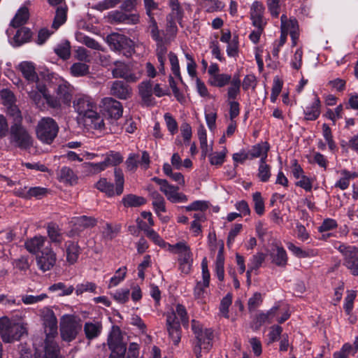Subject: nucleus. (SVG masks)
<instances>
[{
    "mask_svg": "<svg viewBox=\"0 0 358 358\" xmlns=\"http://www.w3.org/2000/svg\"><path fill=\"white\" fill-rule=\"evenodd\" d=\"M101 329V324L99 322H87L84 327V331L88 339L97 337L100 334Z\"/></svg>",
    "mask_w": 358,
    "mask_h": 358,
    "instance_id": "nucleus-42",
    "label": "nucleus"
},
{
    "mask_svg": "<svg viewBox=\"0 0 358 358\" xmlns=\"http://www.w3.org/2000/svg\"><path fill=\"white\" fill-rule=\"evenodd\" d=\"M31 37V33L27 28L23 27L18 29L13 37L15 45L20 46L22 44L27 43Z\"/></svg>",
    "mask_w": 358,
    "mask_h": 358,
    "instance_id": "nucleus-45",
    "label": "nucleus"
},
{
    "mask_svg": "<svg viewBox=\"0 0 358 358\" xmlns=\"http://www.w3.org/2000/svg\"><path fill=\"white\" fill-rule=\"evenodd\" d=\"M55 53L63 59H67L71 55V45L69 41H64L59 43L55 48Z\"/></svg>",
    "mask_w": 358,
    "mask_h": 358,
    "instance_id": "nucleus-52",
    "label": "nucleus"
},
{
    "mask_svg": "<svg viewBox=\"0 0 358 358\" xmlns=\"http://www.w3.org/2000/svg\"><path fill=\"white\" fill-rule=\"evenodd\" d=\"M123 161V157L118 152L110 151L105 155L104 163L106 166H115L121 164Z\"/></svg>",
    "mask_w": 358,
    "mask_h": 358,
    "instance_id": "nucleus-46",
    "label": "nucleus"
},
{
    "mask_svg": "<svg viewBox=\"0 0 358 358\" xmlns=\"http://www.w3.org/2000/svg\"><path fill=\"white\" fill-rule=\"evenodd\" d=\"M76 38L78 42L85 45L91 49L103 51L102 46L96 41L83 33H77Z\"/></svg>",
    "mask_w": 358,
    "mask_h": 358,
    "instance_id": "nucleus-39",
    "label": "nucleus"
},
{
    "mask_svg": "<svg viewBox=\"0 0 358 358\" xmlns=\"http://www.w3.org/2000/svg\"><path fill=\"white\" fill-rule=\"evenodd\" d=\"M280 0H266V5L271 15L278 17L280 12Z\"/></svg>",
    "mask_w": 358,
    "mask_h": 358,
    "instance_id": "nucleus-60",
    "label": "nucleus"
},
{
    "mask_svg": "<svg viewBox=\"0 0 358 358\" xmlns=\"http://www.w3.org/2000/svg\"><path fill=\"white\" fill-rule=\"evenodd\" d=\"M7 112L8 114L13 118L15 122L21 123L22 120L21 111L15 103L7 106Z\"/></svg>",
    "mask_w": 358,
    "mask_h": 358,
    "instance_id": "nucleus-64",
    "label": "nucleus"
},
{
    "mask_svg": "<svg viewBox=\"0 0 358 358\" xmlns=\"http://www.w3.org/2000/svg\"><path fill=\"white\" fill-rule=\"evenodd\" d=\"M59 127L51 117H43L38 123L36 133L43 143L50 144L57 135Z\"/></svg>",
    "mask_w": 358,
    "mask_h": 358,
    "instance_id": "nucleus-7",
    "label": "nucleus"
},
{
    "mask_svg": "<svg viewBox=\"0 0 358 358\" xmlns=\"http://www.w3.org/2000/svg\"><path fill=\"white\" fill-rule=\"evenodd\" d=\"M66 245V261L73 264L76 263L80 255V247L78 243L74 242H67Z\"/></svg>",
    "mask_w": 358,
    "mask_h": 358,
    "instance_id": "nucleus-35",
    "label": "nucleus"
},
{
    "mask_svg": "<svg viewBox=\"0 0 358 358\" xmlns=\"http://www.w3.org/2000/svg\"><path fill=\"white\" fill-rule=\"evenodd\" d=\"M152 180L160 185V191L164 194L166 199L171 203H185L187 201V196L179 192L178 186L170 184L166 180L154 177Z\"/></svg>",
    "mask_w": 358,
    "mask_h": 358,
    "instance_id": "nucleus-12",
    "label": "nucleus"
},
{
    "mask_svg": "<svg viewBox=\"0 0 358 358\" xmlns=\"http://www.w3.org/2000/svg\"><path fill=\"white\" fill-rule=\"evenodd\" d=\"M340 174L341 177L335 184V187L342 190L346 189L349 187L350 180L358 177L357 172H351L345 169L341 170Z\"/></svg>",
    "mask_w": 358,
    "mask_h": 358,
    "instance_id": "nucleus-30",
    "label": "nucleus"
},
{
    "mask_svg": "<svg viewBox=\"0 0 358 358\" xmlns=\"http://www.w3.org/2000/svg\"><path fill=\"white\" fill-rule=\"evenodd\" d=\"M29 96L38 108L44 107L45 102L50 108H55L59 106V103L55 99V96L50 95L46 86L41 83L36 84V89L29 92Z\"/></svg>",
    "mask_w": 358,
    "mask_h": 358,
    "instance_id": "nucleus-10",
    "label": "nucleus"
},
{
    "mask_svg": "<svg viewBox=\"0 0 358 358\" xmlns=\"http://www.w3.org/2000/svg\"><path fill=\"white\" fill-rule=\"evenodd\" d=\"M169 250L179 255L180 269L184 273H189L192 264V253L189 247L185 242H179L175 245L169 244Z\"/></svg>",
    "mask_w": 358,
    "mask_h": 358,
    "instance_id": "nucleus-11",
    "label": "nucleus"
},
{
    "mask_svg": "<svg viewBox=\"0 0 358 358\" xmlns=\"http://www.w3.org/2000/svg\"><path fill=\"white\" fill-rule=\"evenodd\" d=\"M70 72L74 77H82L89 73L90 67L85 63L77 62L70 67Z\"/></svg>",
    "mask_w": 358,
    "mask_h": 358,
    "instance_id": "nucleus-48",
    "label": "nucleus"
},
{
    "mask_svg": "<svg viewBox=\"0 0 358 358\" xmlns=\"http://www.w3.org/2000/svg\"><path fill=\"white\" fill-rule=\"evenodd\" d=\"M278 306H273L268 312L262 313L258 315L257 320L259 323H271L273 319L276 317Z\"/></svg>",
    "mask_w": 358,
    "mask_h": 358,
    "instance_id": "nucleus-54",
    "label": "nucleus"
},
{
    "mask_svg": "<svg viewBox=\"0 0 358 358\" xmlns=\"http://www.w3.org/2000/svg\"><path fill=\"white\" fill-rule=\"evenodd\" d=\"M57 261L55 252L51 248L46 247L36 257V264L40 270L43 272L53 268Z\"/></svg>",
    "mask_w": 358,
    "mask_h": 358,
    "instance_id": "nucleus-14",
    "label": "nucleus"
},
{
    "mask_svg": "<svg viewBox=\"0 0 358 358\" xmlns=\"http://www.w3.org/2000/svg\"><path fill=\"white\" fill-rule=\"evenodd\" d=\"M66 7L60 6L57 8L54 21L52 22V27L54 29H57L62 24H63L66 22Z\"/></svg>",
    "mask_w": 358,
    "mask_h": 358,
    "instance_id": "nucleus-49",
    "label": "nucleus"
},
{
    "mask_svg": "<svg viewBox=\"0 0 358 358\" xmlns=\"http://www.w3.org/2000/svg\"><path fill=\"white\" fill-rule=\"evenodd\" d=\"M264 5L259 1H255L250 8V18L253 26L255 27H261L265 26L266 22L264 18Z\"/></svg>",
    "mask_w": 358,
    "mask_h": 358,
    "instance_id": "nucleus-22",
    "label": "nucleus"
},
{
    "mask_svg": "<svg viewBox=\"0 0 358 358\" xmlns=\"http://www.w3.org/2000/svg\"><path fill=\"white\" fill-rule=\"evenodd\" d=\"M73 106L83 117L86 124L96 130L105 129L103 116L97 112L96 104L90 96L85 94L76 96Z\"/></svg>",
    "mask_w": 358,
    "mask_h": 358,
    "instance_id": "nucleus-1",
    "label": "nucleus"
},
{
    "mask_svg": "<svg viewBox=\"0 0 358 358\" xmlns=\"http://www.w3.org/2000/svg\"><path fill=\"white\" fill-rule=\"evenodd\" d=\"M150 155L148 152L143 151L140 160V156L138 154L130 153L125 162L127 169L129 171L134 172L137 169L138 165L146 170L149 167L150 164Z\"/></svg>",
    "mask_w": 358,
    "mask_h": 358,
    "instance_id": "nucleus-16",
    "label": "nucleus"
},
{
    "mask_svg": "<svg viewBox=\"0 0 358 358\" xmlns=\"http://www.w3.org/2000/svg\"><path fill=\"white\" fill-rule=\"evenodd\" d=\"M252 200L255 212L259 215H263L264 213V202L261 193L259 192H255L252 194Z\"/></svg>",
    "mask_w": 358,
    "mask_h": 358,
    "instance_id": "nucleus-55",
    "label": "nucleus"
},
{
    "mask_svg": "<svg viewBox=\"0 0 358 358\" xmlns=\"http://www.w3.org/2000/svg\"><path fill=\"white\" fill-rule=\"evenodd\" d=\"M114 175L115 188L113 184L108 182L106 178H101L96 184V188L106 193L108 196L120 195L124 190V178L122 171L120 169H115Z\"/></svg>",
    "mask_w": 358,
    "mask_h": 358,
    "instance_id": "nucleus-9",
    "label": "nucleus"
},
{
    "mask_svg": "<svg viewBox=\"0 0 358 358\" xmlns=\"http://www.w3.org/2000/svg\"><path fill=\"white\" fill-rule=\"evenodd\" d=\"M46 242V237L41 235L35 236L27 239L24 243L27 250L31 254H36L41 251Z\"/></svg>",
    "mask_w": 358,
    "mask_h": 358,
    "instance_id": "nucleus-25",
    "label": "nucleus"
},
{
    "mask_svg": "<svg viewBox=\"0 0 358 358\" xmlns=\"http://www.w3.org/2000/svg\"><path fill=\"white\" fill-rule=\"evenodd\" d=\"M322 135L328 144L329 150L334 151L336 145L333 140L331 128L327 124L322 125Z\"/></svg>",
    "mask_w": 358,
    "mask_h": 358,
    "instance_id": "nucleus-56",
    "label": "nucleus"
},
{
    "mask_svg": "<svg viewBox=\"0 0 358 358\" xmlns=\"http://www.w3.org/2000/svg\"><path fill=\"white\" fill-rule=\"evenodd\" d=\"M59 181L69 185H74L77 182L78 177L73 170L67 166L62 167L58 174Z\"/></svg>",
    "mask_w": 358,
    "mask_h": 358,
    "instance_id": "nucleus-34",
    "label": "nucleus"
},
{
    "mask_svg": "<svg viewBox=\"0 0 358 358\" xmlns=\"http://www.w3.org/2000/svg\"><path fill=\"white\" fill-rule=\"evenodd\" d=\"M353 351L354 348L351 344L345 343L339 351L334 353V358H348L350 353L353 355Z\"/></svg>",
    "mask_w": 358,
    "mask_h": 358,
    "instance_id": "nucleus-63",
    "label": "nucleus"
},
{
    "mask_svg": "<svg viewBox=\"0 0 358 358\" xmlns=\"http://www.w3.org/2000/svg\"><path fill=\"white\" fill-rule=\"evenodd\" d=\"M45 293H41L38 295L22 294L21 296L22 302L25 305H33L41 302L48 298Z\"/></svg>",
    "mask_w": 358,
    "mask_h": 358,
    "instance_id": "nucleus-51",
    "label": "nucleus"
},
{
    "mask_svg": "<svg viewBox=\"0 0 358 358\" xmlns=\"http://www.w3.org/2000/svg\"><path fill=\"white\" fill-rule=\"evenodd\" d=\"M202 269V282H197L194 289V296L195 299L201 303H204V299L206 294V289L210 283V273L208 268L206 258H203L201 262Z\"/></svg>",
    "mask_w": 358,
    "mask_h": 358,
    "instance_id": "nucleus-13",
    "label": "nucleus"
},
{
    "mask_svg": "<svg viewBox=\"0 0 358 358\" xmlns=\"http://www.w3.org/2000/svg\"><path fill=\"white\" fill-rule=\"evenodd\" d=\"M305 119L313 121L318 118L320 115V101L315 96L313 102L304 110Z\"/></svg>",
    "mask_w": 358,
    "mask_h": 358,
    "instance_id": "nucleus-29",
    "label": "nucleus"
},
{
    "mask_svg": "<svg viewBox=\"0 0 358 358\" xmlns=\"http://www.w3.org/2000/svg\"><path fill=\"white\" fill-rule=\"evenodd\" d=\"M101 102L104 110L111 118L117 120L122 117L123 107L120 101L111 97H105L102 99Z\"/></svg>",
    "mask_w": 358,
    "mask_h": 358,
    "instance_id": "nucleus-20",
    "label": "nucleus"
},
{
    "mask_svg": "<svg viewBox=\"0 0 358 358\" xmlns=\"http://www.w3.org/2000/svg\"><path fill=\"white\" fill-rule=\"evenodd\" d=\"M17 69L22 73L24 78L29 82H37L38 74L36 71V65L28 61L22 62L18 64Z\"/></svg>",
    "mask_w": 358,
    "mask_h": 358,
    "instance_id": "nucleus-23",
    "label": "nucleus"
},
{
    "mask_svg": "<svg viewBox=\"0 0 358 358\" xmlns=\"http://www.w3.org/2000/svg\"><path fill=\"white\" fill-rule=\"evenodd\" d=\"M227 150L224 148L221 152H216L209 155L210 163L212 165L220 166L222 165L226 157Z\"/></svg>",
    "mask_w": 358,
    "mask_h": 358,
    "instance_id": "nucleus-57",
    "label": "nucleus"
},
{
    "mask_svg": "<svg viewBox=\"0 0 358 358\" xmlns=\"http://www.w3.org/2000/svg\"><path fill=\"white\" fill-rule=\"evenodd\" d=\"M223 250L224 245L221 244L219 252L217 255L216 262H215V273L217 278L220 281H222L224 278V258L223 255Z\"/></svg>",
    "mask_w": 358,
    "mask_h": 358,
    "instance_id": "nucleus-38",
    "label": "nucleus"
},
{
    "mask_svg": "<svg viewBox=\"0 0 358 358\" xmlns=\"http://www.w3.org/2000/svg\"><path fill=\"white\" fill-rule=\"evenodd\" d=\"M164 120L169 131L175 134L178 131V123L173 117L169 113L164 114Z\"/></svg>",
    "mask_w": 358,
    "mask_h": 358,
    "instance_id": "nucleus-62",
    "label": "nucleus"
},
{
    "mask_svg": "<svg viewBox=\"0 0 358 358\" xmlns=\"http://www.w3.org/2000/svg\"><path fill=\"white\" fill-rule=\"evenodd\" d=\"M191 329L194 335L193 341V352L196 358H201L202 352L206 353L213 347L214 338L213 331L209 328H205L199 321L192 320Z\"/></svg>",
    "mask_w": 358,
    "mask_h": 358,
    "instance_id": "nucleus-3",
    "label": "nucleus"
},
{
    "mask_svg": "<svg viewBox=\"0 0 358 358\" xmlns=\"http://www.w3.org/2000/svg\"><path fill=\"white\" fill-rule=\"evenodd\" d=\"M269 145L267 143H259L254 145L249 151L250 159L260 157V160L266 161Z\"/></svg>",
    "mask_w": 358,
    "mask_h": 358,
    "instance_id": "nucleus-32",
    "label": "nucleus"
},
{
    "mask_svg": "<svg viewBox=\"0 0 358 358\" xmlns=\"http://www.w3.org/2000/svg\"><path fill=\"white\" fill-rule=\"evenodd\" d=\"M82 329L80 320L71 315H64L60 320V334L62 339L70 342L76 338Z\"/></svg>",
    "mask_w": 358,
    "mask_h": 358,
    "instance_id": "nucleus-8",
    "label": "nucleus"
},
{
    "mask_svg": "<svg viewBox=\"0 0 358 358\" xmlns=\"http://www.w3.org/2000/svg\"><path fill=\"white\" fill-rule=\"evenodd\" d=\"M39 315L43 321L45 338V352L48 358H62L59 355L58 345L55 341L57 336V320L53 310L44 307L39 310Z\"/></svg>",
    "mask_w": 358,
    "mask_h": 358,
    "instance_id": "nucleus-2",
    "label": "nucleus"
},
{
    "mask_svg": "<svg viewBox=\"0 0 358 358\" xmlns=\"http://www.w3.org/2000/svg\"><path fill=\"white\" fill-rule=\"evenodd\" d=\"M265 260V255L262 252H258L251 258L248 267L250 270H257Z\"/></svg>",
    "mask_w": 358,
    "mask_h": 358,
    "instance_id": "nucleus-59",
    "label": "nucleus"
},
{
    "mask_svg": "<svg viewBox=\"0 0 358 358\" xmlns=\"http://www.w3.org/2000/svg\"><path fill=\"white\" fill-rule=\"evenodd\" d=\"M299 30L298 22L294 17H288L286 14L280 17V32L288 34Z\"/></svg>",
    "mask_w": 358,
    "mask_h": 358,
    "instance_id": "nucleus-28",
    "label": "nucleus"
},
{
    "mask_svg": "<svg viewBox=\"0 0 358 358\" xmlns=\"http://www.w3.org/2000/svg\"><path fill=\"white\" fill-rule=\"evenodd\" d=\"M108 345L110 350H119L120 348H126L122 341L121 331L117 327H113L108 337Z\"/></svg>",
    "mask_w": 358,
    "mask_h": 358,
    "instance_id": "nucleus-26",
    "label": "nucleus"
},
{
    "mask_svg": "<svg viewBox=\"0 0 358 358\" xmlns=\"http://www.w3.org/2000/svg\"><path fill=\"white\" fill-rule=\"evenodd\" d=\"M232 77L229 74L227 73H218L213 78H210L208 80V83L211 86L217 87H222L232 80Z\"/></svg>",
    "mask_w": 358,
    "mask_h": 358,
    "instance_id": "nucleus-40",
    "label": "nucleus"
},
{
    "mask_svg": "<svg viewBox=\"0 0 358 358\" xmlns=\"http://www.w3.org/2000/svg\"><path fill=\"white\" fill-rule=\"evenodd\" d=\"M232 303V295L227 294L221 301L220 306V313L226 318L229 317V308Z\"/></svg>",
    "mask_w": 358,
    "mask_h": 358,
    "instance_id": "nucleus-58",
    "label": "nucleus"
},
{
    "mask_svg": "<svg viewBox=\"0 0 358 358\" xmlns=\"http://www.w3.org/2000/svg\"><path fill=\"white\" fill-rule=\"evenodd\" d=\"M230 85L227 89V96L229 99L234 100L241 92V82L238 74L234 75L229 82Z\"/></svg>",
    "mask_w": 358,
    "mask_h": 358,
    "instance_id": "nucleus-37",
    "label": "nucleus"
},
{
    "mask_svg": "<svg viewBox=\"0 0 358 358\" xmlns=\"http://www.w3.org/2000/svg\"><path fill=\"white\" fill-rule=\"evenodd\" d=\"M48 289L52 292L62 291V293L59 294V295L67 296L73 293L74 287L72 285L66 287V285L63 282H57L50 286Z\"/></svg>",
    "mask_w": 358,
    "mask_h": 358,
    "instance_id": "nucleus-53",
    "label": "nucleus"
},
{
    "mask_svg": "<svg viewBox=\"0 0 358 358\" xmlns=\"http://www.w3.org/2000/svg\"><path fill=\"white\" fill-rule=\"evenodd\" d=\"M27 333V324L13 322L8 317L0 318V336L5 343H12L19 340Z\"/></svg>",
    "mask_w": 358,
    "mask_h": 358,
    "instance_id": "nucleus-5",
    "label": "nucleus"
},
{
    "mask_svg": "<svg viewBox=\"0 0 358 358\" xmlns=\"http://www.w3.org/2000/svg\"><path fill=\"white\" fill-rule=\"evenodd\" d=\"M110 94L120 99H127L131 95V88L123 81L115 80L110 85Z\"/></svg>",
    "mask_w": 358,
    "mask_h": 358,
    "instance_id": "nucleus-21",
    "label": "nucleus"
},
{
    "mask_svg": "<svg viewBox=\"0 0 358 358\" xmlns=\"http://www.w3.org/2000/svg\"><path fill=\"white\" fill-rule=\"evenodd\" d=\"M271 262L278 266L285 267L288 261L287 252L284 248L278 242L271 244V249L269 252Z\"/></svg>",
    "mask_w": 358,
    "mask_h": 358,
    "instance_id": "nucleus-19",
    "label": "nucleus"
},
{
    "mask_svg": "<svg viewBox=\"0 0 358 358\" xmlns=\"http://www.w3.org/2000/svg\"><path fill=\"white\" fill-rule=\"evenodd\" d=\"M106 41L111 50L121 52L124 50H130L132 41L127 36L117 33H113L106 38Z\"/></svg>",
    "mask_w": 358,
    "mask_h": 358,
    "instance_id": "nucleus-17",
    "label": "nucleus"
},
{
    "mask_svg": "<svg viewBox=\"0 0 358 358\" xmlns=\"http://www.w3.org/2000/svg\"><path fill=\"white\" fill-rule=\"evenodd\" d=\"M73 224L72 232L73 234L81 231L85 229L91 228L96 224V220L92 217L83 215L73 217L71 220Z\"/></svg>",
    "mask_w": 358,
    "mask_h": 358,
    "instance_id": "nucleus-24",
    "label": "nucleus"
},
{
    "mask_svg": "<svg viewBox=\"0 0 358 358\" xmlns=\"http://www.w3.org/2000/svg\"><path fill=\"white\" fill-rule=\"evenodd\" d=\"M257 176L261 182H266L269 180L271 176V166L266 161H259Z\"/></svg>",
    "mask_w": 358,
    "mask_h": 358,
    "instance_id": "nucleus-43",
    "label": "nucleus"
},
{
    "mask_svg": "<svg viewBox=\"0 0 358 358\" xmlns=\"http://www.w3.org/2000/svg\"><path fill=\"white\" fill-rule=\"evenodd\" d=\"M166 316V328L170 338L175 345H178L181 339V328L178 317L185 327H187L189 319L185 306L178 304L176 310L168 312Z\"/></svg>",
    "mask_w": 358,
    "mask_h": 358,
    "instance_id": "nucleus-4",
    "label": "nucleus"
},
{
    "mask_svg": "<svg viewBox=\"0 0 358 358\" xmlns=\"http://www.w3.org/2000/svg\"><path fill=\"white\" fill-rule=\"evenodd\" d=\"M57 96H55L59 106L55 108H60L62 105L69 106L71 103V99L73 93V87L66 81H62L59 84L57 89Z\"/></svg>",
    "mask_w": 358,
    "mask_h": 358,
    "instance_id": "nucleus-15",
    "label": "nucleus"
},
{
    "mask_svg": "<svg viewBox=\"0 0 358 358\" xmlns=\"http://www.w3.org/2000/svg\"><path fill=\"white\" fill-rule=\"evenodd\" d=\"M157 43L156 54L158 62L159 63V71L164 73V63L166 61V54L167 52V48L164 45L163 41Z\"/></svg>",
    "mask_w": 358,
    "mask_h": 358,
    "instance_id": "nucleus-47",
    "label": "nucleus"
},
{
    "mask_svg": "<svg viewBox=\"0 0 358 358\" xmlns=\"http://www.w3.org/2000/svg\"><path fill=\"white\" fill-rule=\"evenodd\" d=\"M139 94L143 99V101L147 105H151L153 103L152 102V93L153 88L150 81H143L142 82L138 87Z\"/></svg>",
    "mask_w": 358,
    "mask_h": 358,
    "instance_id": "nucleus-31",
    "label": "nucleus"
},
{
    "mask_svg": "<svg viewBox=\"0 0 358 358\" xmlns=\"http://www.w3.org/2000/svg\"><path fill=\"white\" fill-rule=\"evenodd\" d=\"M146 200L135 194H127L122 198V203L126 207H138L145 204Z\"/></svg>",
    "mask_w": 358,
    "mask_h": 358,
    "instance_id": "nucleus-41",
    "label": "nucleus"
},
{
    "mask_svg": "<svg viewBox=\"0 0 358 358\" xmlns=\"http://www.w3.org/2000/svg\"><path fill=\"white\" fill-rule=\"evenodd\" d=\"M140 227L145 232L146 236L156 245L161 248H165L168 245L155 231L150 229L145 224H140Z\"/></svg>",
    "mask_w": 358,
    "mask_h": 358,
    "instance_id": "nucleus-44",
    "label": "nucleus"
},
{
    "mask_svg": "<svg viewBox=\"0 0 358 358\" xmlns=\"http://www.w3.org/2000/svg\"><path fill=\"white\" fill-rule=\"evenodd\" d=\"M115 68L112 70L113 78H121L127 82H136L140 77V73H134L126 64L117 61L114 63Z\"/></svg>",
    "mask_w": 358,
    "mask_h": 358,
    "instance_id": "nucleus-18",
    "label": "nucleus"
},
{
    "mask_svg": "<svg viewBox=\"0 0 358 358\" xmlns=\"http://www.w3.org/2000/svg\"><path fill=\"white\" fill-rule=\"evenodd\" d=\"M29 17V12L27 7H21L10 22V26L17 28L27 23Z\"/></svg>",
    "mask_w": 358,
    "mask_h": 358,
    "instance_id": "nucleus-33",
    "label": "nucleus"
},
{
    "mask_svg": "<svg viewBox=\"0 0 358 358\" xmlns=\"http://www.w3.org/2000/svg\"><path fill=\"white\" fill-rule=\"evenodd\" d=\"M48 236L52 243L61 244L63 241V235L59 226L50 223L47 226Z\"/></svg>",
    "mask_w": 358,
    "mask_h": 358,
    "instance_id": "nucleus-36",
    "label": "nucleus"
},
{
    "mask_svg": "<svg viewBox=\"0 0 358 358\" xmlns=\"http://www.w3.org/2000/svg\"><path fill=\"white\" fill-rule=\"evenodd\" d=\"M169 62L171 64V70L172 73L182 83V76L180 74V69L179 65V61L177 55L171 52L169 54Z\"/></svg>",
    "mask_w": 358,
    "mask_h": 358,
    "instance_id": "nucleus-50",
    "label": "nucleus"
},
{
    "mask_svg": "<svg viewBox=\"0 0 358 358\" xmlns=\"http://www.w3.org/2000/svg\"><path fill=\"white\" fill-rule=\"evenodd\" d=\"M150 196L156 214L162 219L161 213L166 212V202L164 198L156 190L151 191ZM163 221L167 220L166 217L162 218Z\"/></svg>",
    "mask_w": 358,
    "mask_h": 358,
    "instance_id": "nucleus-27",
    "label": "nucleus"
},
{
    "mask_svg": "<svg viewBox=\"0 0 358 358\" xmlns=\"http://www.w3.org/2000/svg\"><path fill=\"white\" fill-rule=\"evenodd\" d=\"M127 273L126 267L120 268L117 271L115 275L112 277L110 280L109 287H115L124 280Z\"/></svg>",
    "mask_w": 358,
    "mask_h": 358,
    "instance_id": "nucleus-61",
    "label": "nucleus"
},
{
    "mask_svg": "<svg viewBox=\"0 0 358 358\" xmlns=\"http://www.w3.org/2000/svg\"><path fill=\"white\" fill-rule=\"evenodd\" d=\"M9 141L20 149H28L33 144V138L28 130L21 123L15 122L10 126Z\"/></svg>",
    "mask_w": 358,
    "mask_h": 358,
    "instance_id": "nucleus-6",
    "label": "nucleus"
}]
</instances>
